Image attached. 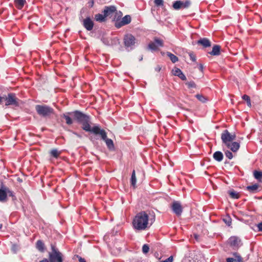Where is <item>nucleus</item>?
Returning a JSON list of instances; mask_svg holds the SVG:
<instances>
[{
	"label": "nucleus",
	"mask_w": 262,
	"mask_h": 262,
	"mask_svg": "<svg viewBox=\"0 0 262 262\" xmlns=\"http://www.w3.org/2000/svg\"><path fill=\"white\" fill-rule=\"evenodd\" d=\"M242 98L246 101L247 105L248 106H251L250 98L249 96H248L247 95H244L243 96Z\"/></svg>",
	"instance_id": "obj_32"
},
{
	"label": "nucleus",
	"mask_w": 262,
	"mask_h": 262,
	"mask_svg": "<svg viewBox=\"0 0 262 262\" xmlns=\"http://www.w3.org/2000/svg\"><path fill=\"white\" fill-rule=\"evenodd\" d=\"M225 155L229 159H231L233 158V154L230 151L227 150L225 152Z\"/></svg>",
	"instance_id": "obj_39"
},
{
	"label": "nucleus",
	"mask_w": 262,
	"mask_h": 262,
	"mask_svg": "<svg viewBox=\"0 0 262 262\" xmlns=\"http://www.w3.org/2000/svg\"><path fill=\"white\" fill-rule=\"evenodd\" d=\"M254 176L256 179L260 180L262 179V172L258 171H254Z\"/></svg>",
	"instance_id": "obj_30"
},
{
	"label": "nucleus",
	"mask_w": 262,
	"mask_h": 262,
	"mask_svg": "<svg viewBox=\"0 0 262 262\" xmlns=\"http://www.w3.org/2000/svg\"><path fill=\"white\" fill-rule=\"evenodd\" d=\"M117 11L116 7L115 6H106L103 11L105 17L112 16L113 14Z\"/></svg>",
	"instance_id": "obj_13"
},
{
	"label": "nucleus",
	"mask_w": 262,
	"mask_h": 262,
	"mask_svg": "<svg viewBox=\"0 0 262 262\" xmlns=\"http://www.w3.org/2000/svg\"><path fill=\"white\" fill-rule=\"evenodd\" d=\"M258 187L259 185L257 184H255L251 186H248L246 187V189L251 193H255L258 191Z\"/></svg>",
	"instance_id": "obj_18"
},
{
	"label": "nucleus",
	"mask_w": 262,
	"mask_h": 262,
	"mask_svg": "<svg viewBox=\"0 0 262 262\" xmlns=\"http://www.w3.org/2000/svg\"><path fill=\"white\" fill-rule=\"evenodd\" d=\"M190 2L189 1L182 2V9H185L189 7Z\"/></svg>",
	"instance_id": "obj_37"
},
{
	"label": "nucleus",
	"mask_w": 262,
	"mask_h": 262,
	"mask_svg": "<svg viewBox=\"0 0 262 262\" xmlns=\"http://www.w3.org/2000/svg\"><path fill=\"white\" fill-rule=\"evenodd\" d=\"M93 3H94V2H93V1H92V3H91V6H93Z\"/></svg>",
	"instance_id": "obj_57"
},
{
	"label": "nucleus",
	"mask_w": 262,
	"mask_h": 262,
	"mask_svg": "<svg viewBox=\"0 0 262 262\" xmlns=\"http://www.w3.org/2000/svg\"><path fill=\"white\" fill-rule=\"evenodd\" d=\"M228 243L231 246L235 248L238 247L242 245L241 239L235 236L230 237L228 239Z\"/></svg>",
	"instance_id": "obj_12"
},
{
	"label": "nucleus",
	"mask_w": 262,
	"mask_h": 262,
	"mask_svg": "<svg viewBox=\"0 0 262 262\" xmlns=\"http://www.w3.org/2000/svg\"><path fill=\"white\" fill-rule=\"evenodd\" d=\"M228 193L230 196L233 199H237L239 198V193L234 190H230Z\"/></svg>",
	"instance_id": "obj_27"
},
{
	"label": "nucleus",
	"mask_w": 262,
	"mask_h": 262,
	"mask_svg": "<svg viewBox=\"0 0 262 262\" xmlns=\"http://www.w3.org/2000/svg\"><path fill=\"white\" fill-rule=\"evenodd\" d=\"M195 238H196V239H197V236H196V235H195Z\"/></svg>",
	"instance_id": "obj_58"
},
{
	"label": "nucleus",
	"mask_w": 262,
	"mask_h": 262,
	"mask_svg": "<svg viewBox=\"0 0 262 262\" xmlns=\"http://www.w3.org/2000/svg\"><path fill=\"white\" fill-rule=\"evenodd\" d=\"M172 211L178 216H180L183 211L181 203L178 201H174L171 205Z\"/></svg>",
	"instance_id": "obj_11"
},
{
	"label": "nucleus",
	"mask_w": 262,
	"mask_h": 262,
	"mask_svg": "<svg viewBox=\"0 0 262 262\" xmlns=\"http://www.w3.org/2000/svg\"><path fill=\"white\" fill-rule=\"evenodd\" d=\"M93 131L94 134L100 136L101 139L105 141L107 148L110 150H113L114 149L113 140L107 138L106 133L104 129H101L99 127L98 128H94Z\"/></svg>",
	"instance_id": "obj_3"
},
{
	"label": "nucleus",
	"mask_w": 262,
	"mask_h": 262,
	"mask_svg": "<svg viewBox=\"0 0 262 262\" xmlns=\"http://www.w3.org/2000/svg\"><path fill=\"white\" fill-rule=\"evenodd\" d=\"M180 79H181L183 80H186V77L185 75L182 72L181 74H180V75L178 76Z\"/></svg>",
	"instance_id": "obj_43"
},
{
	"label": "nucleus",
	"mask_w": 262,
	"mask_h": 262,
	"mask_svg": "<svg viewBox=\"0 0 262 262\" xmlns=\"http://www.w3.org/2000/svg\"><path fill=\"white\" fill-rule=\"evenodd\" d=\"M5 98L4 96H0V103L3 100V99Z\"/></svg>",
	"instance_id": "obj_50"
},
{
	"label": "nucleus",
	"mask_w": 262,
	"mask_h": 262,
	"mask_svg": "<svg viewBox=\"0 0 262 262\" xmlns=\"http://www.w3.org/2000/svg\"><path fill=\"white\" fill-rule=\"evenodd\" d=\"M143 59V57L141 56V57L139 58V61H141Z\"/></svg>",
	"instance_id": "obj_54"
},
{
	"label": "nucleus",
	"mask_w": 262,
	"mask_h": 262,
	"mask_svg": "<svg viewBox=\"0 0 262 262\" xmlns=\"http://www.w3.org/2000/svg\"><path fill=\"white\" fill-rule=\"evenodd\" d=\"M172 261H173V257L172 256H170L166 259H165L163 261H162L161 262H172Z\"/></svg>",
	"instance_id": "obj_42"
},
{
	"label": "nucleus",
	"mask_w": 262,
	"mask_h": 262,
	"mask_svg": "<svg viewBox=\"0 0 262 262\" xmlns=\"http://www.w3.org/2000/svg\"><path fill=\"white\" fill-rule=\"evenodd\" d=\"M79 262H86V260L84 258H83L81 257H79Z\"/></svg>",
	"instance_id": "obj_47"
},
{
	"label": "nucleus",
	"mask_w": 262,
	"mask_h": 262,
	"mask_svg": "<svg viewBox=\"0 0 262 262\" xmlns=\"http://www.w3.org/2000/svg\"><path fill=\"white\" fill-rule=\"evenodd\" d=\"M172 72L174 76H179L182 72L180 69L175 68L172 70Z\"/></svg>",
	"instance_id": "obj_31"
},
{
	"label": "nucleus",
	"mask_w": 262,
	"mask_h": 262,
	"mask_svg": "<svg viewBox=\"0 0 262 262\" xmlns=\"http://www.w3.org/2000/svg\"><path fill=\"white\" fill-rule=\"evenodd\" d=\"M93 3H94V2H93V1H92V3H91V6H93Z\"/></svg>",
	"instance_id": "obj_56"
},
{
	"label": "nucleus",
	"mask_w": 262,
	"mask_h": 262,
	"mask_svg": "<svg viewBox=\"0 0 262 262\" xmlns=\"http://www.w3.org/2000/svg\"><path fill=\"white\" fill-rule=\"evenodd\" d=\"M74 118L78 123L82 125V128L85 132L93 133V129L98 128L99 125H95L91 127V117L90 116L83 114L80 111H75L72 112Z\"/></svg>",
	"instance_id": "obj_1"
},
{
	"label": "nucleus",
	"mask_w": 262,
	"mask_h": 262,
	"mask_svg": "<svg viewBox=\"0 0 262 262\" xmlns=\"http://www.w3.org/2000/svg\"><path fill=\"white\" fill-rule=\"evenodd\" d=\"M26 3V0H14L15 5L18 9H21Z\"/></svg>",
	"instance_id": "obj_19"
},
{
	"label": "nucleus",
	"mask_w": 262,
	"mask_h": 262,
	"mask_svg": "<svg viewBox=\"0 0 262 262\" xmlns=\"http://www.w3.org/2000/svg\"><path fill=\"white\" fill-rule=\"evenodd\" d=\"M226 261L227 262H237L236 261V259L230 257L227 258Z\"/></svg>",
	"instance_id": "obj_44"
},
{
	"label": "nucleus",
	"mask_w": 262,
	"mask_h": 262,
	"mask_svg": "<svg viewBox=\"0 0 262 262\" xmlns=\"http://www.w3.org/2000/svg\"><path fill=\"white\" fill-rule=\"evenodd\" d=\"M12 249L15 253L16 252V246L15 245H13Z\"/></svg>",
	"instance_id": "obj_48"
},
{
	"label": "nucleus",
	"mask_w": 262,
	"mask_h": 262,
	"mask_svg": "<svg viewBox=\"0 0 262 262\" xmlns=\"http://www.w3.org/2000/svg\"><path fill=\"white\" fill-rule=\"evenodd\" d=\"M36 247V248L40 252H43L45 250L44 243L40 240L37 241Z\"/></svg>",
	"instance_id": "obj_23"
},
{
	"label": "nucleus",
	"mask_w": 262,
	"mask_h": 262,
	"mask_svg": "<svg viewBox=\"0 0 262 262\" xmlns=\"http://www.w3.org/2000/svg\"><path fill=\"white\" fill-rule=\"evenodd\" d=\"M5 98L3 99L5 100V105H13L14 106H18L19 105V99L16 97L14 93H10L6 96H4Z\"/></svg>",
	"instance_id": "obj_6"
},
{
	"label": "nucleus",
	"mask_w": 262,
	"mask_h": 262,
	"mask_svg": "<svg viewBox=\"0 0 262 262\" xmlns=\"http://www.w3.org/2000/svg\"><path fill=\"white\" fill-rule=\"evenodd\" d=\"M35 110L37 114L42 117H49L54 114V109L50 106L43 105H36Z\"/></svg>",
	"instance_id": "obj_4"
},
{
	"label": "nucleus",
	"mask_w": 262,
	"mask_h": 262,
	"mask_svg": "<svg viewBox=\"0 0 262 262\" xmlns=\"http://www.w3.org/2000/svg\"><path fill=\"white\" fill-rule=\"evenodd\" d=\"M149 246H148V245L144 244L142 246V252L143 253L146 254L149 251Z\"/></svg>",
	"instance_id": "obj_36"
},
{
	"label": "nucleus",
	"mask_w": 262,
	"mask_h": 262,
	"mask_svg": "<svg viewBox=\"0 0 262 262\" xmlns=\"http://www.w3.org/2000/svg\"><path fill=\"white\" fill-rule=\"evenodd\" d=\"M213 157L216 161L221 162L223 159V154L221 151H215L213 154Z\"/></svg>",
	"instance_id": "obj_20"
},
{
	"label": "nucleus",
	"mask_w": 262,
	"mask_h": 262,
	"mask_svg": "<svg viewBox=\"0 0 262 262\" xmlns=\"http://www.w3.org/2000/svg\"><path fill=\"white\" fill-rule=\"evenodd\" d=\"M186 85L188 86L189 88H196V84L194 83V81H191L189 82H186Z\"/></svg>",
	"instance_id": "obj_34"
},
{
	"label": "nucleus",
	"mask_w": 262,
	"mask_h": 262,
	"mask_svg": "<svg viewBox=\"0 0 262 262\" xmlns=\"http://www.w3.org/2000/svg\"><path fill=\"white\" fill-rule=\"evenodd\" d=\"M163 46V41L162 39L158 38H155L154 42H150L148 47L151 51H156L158 50L159 47Z\"/></svg>",
	"instance_id": "obj_10"
},
{
	"label": "nucleus",
	"mask_w": 262,
	"mask_h": 262,
	"mask_svg": "<svg viewBox=\"0 0 262 262\" xmlns=\"http://www.w3.org/2000/svg\"><path fill=\"white\" fill-rule=\"evenodd\" d=\"M124 42L125 46L128 50H131L135 44V38L131 34H127L124 37Z\"/></svg>",
	"instance_id": "obj_9"
},
{
	"label": "nucleus",
	"mask_w": 262,
	"mask_h": 262,
	"mask_svg": "<svg viewBox=\"0 0 262 262\" xmlns=\"http://www.w3.org/2000/svg\"><path fill=\"white\" fill-rule=\"evenodd\" d=\"M167 55L173 63H175L178 61V58L171 53L167 52Z\"/></svg>",
	"instance_id": "obj_25"
},
{
	"label": "nucleus",
	"mask_w": 262,
	"mask_h": 262,
	"mask_svg": "<svg viewBox=\"0 0 262 262\" xmlns=\"http://www.w3.org/2000/svg\"><path fill=\"white\" fill-rule=\"evenodd\" d=\"M257 227L258 229V231H262V222L257 224Z\"/></svg>",
	"instance_id": "obj_46"
},
{
	"label": "nucleus",
	"mask_w": 262,
	"mask_h": 262,
	"mask_svg": "<svg viewBox=\"0 0 262 262\" xmlns=\"http://www.w3.org/2000/svg\"><path fill=\"white\" fill-rule=\"evenodd\" d=\"M149 216L145 211L137 213L133 221V226L137 230H144L149 227L152 222L149 223Z\"/></svg>",
	"instance_id": "obj_2"
},
{
	"label": "nucleus",
	"mask_w": 262,
	"mask_h": 262,
	"mask_svg": "<svg viewBox=\"0 0 262 262\" xmlns=\"http://www.w3.org/2000/svg\"><path fill=\"white\" fill-rule=\"evenodd\" d=\"M50 154L54 158H57L60 154V152L57 149H53L51 150Z\"/></svg>",
	"instance_id": "obj_29"
},
{
	"label": "nucleus",
	"mask_w": 262,
	"mask_h": 262,
	"mask_svg": "<svg viewBox=\"0 0 262 262\" xmlns=\"http://www.w3.org/2000/svg\"><path fill=\"white\" fill-rule=\"evenodd\" d=\"M154 3L157 6H163V0H155Z\"/></svg>",
	"instance_id": "obj_38"
},
{
	"label": "nucleus",
	"mask_w": 262,
	"mask_h": 262,
	"mask_svg": "<svg viewBox=\"0 0 262 262\" xmlns=\"http://www.w3.org/2000/svg\"><path fill=\"white\" fill-rule=\"evenodd\" d=\"M226 146L233 152H236L240 147L239 143L233 141L229 143V145Z\"/></svg>",
	"instance_id": "obj_15"
},
{
	"label": "nucleus",
	"mask_w": 262,
	"mask_h": 262,
	"mask_svg": "<svg viewBox=\"0 0 262 262\" xmlns=\"http://www.w3.org/2000/svg\"><path fill=\"white\" fill-rule=\"evenodd\" d=\"M39 262H49V260L47 258H44L42 260L40 261Z\"/></svg>",
	"instance_id": "obj_49"
},
{
	"label": "nucleus",
	"mask_w": 262,
	"mask_h": 262,
	"mask_svg": "<svg viewBox=\"0 0 262 262\" xmlns=\"http://www.w3.org/2000/svg\"><path fill=\"white\" fill-rule=\"evenodd\" d=\"M199 68H200V70L202 71L203 70V65L202 64H200V66H199Z\"/></svg>",
	"instance_id": "obj_51"
},
{
	"label": "nucleus",
	"mask_w": 262,
	"mask_h": 262,
	"mask_svg": "<svg viewBox=\"0 0 262 262\" xmlns=\"http://www.w3.org/2000/svg\"><path fill=\"white\" fill-rule=\"evenodd\" d=\"M52 249V252L49 254V262H62V254L54 247Z\"/></svg>",
	"instance_id": "obj_7"
},
{
	"label": "nucleus",
	"mask_w": 262,
	"mask_h": 262,
	"mask_svg": "<svg viewBox=\"0 0 262 262\" xmlns=\"http://www.w3.org/2000/svg\"><path fill=\"white\" fill-rule=\"evenodd\" d=\"M121 21L123 22V24H125V25H127L130 23L131 21V17L129 15H126L122 18Z\"/></svg>",
	"instance_id": "obj_28"
},
{
	"label": "nucleus",
	"mask_w": 262,
	"mask_h": 262,
	"mask_svg": "<svg viewBox=\"0 0 262 262\" xmlns=\"http://www.w3.org/2000/svg\"><path fill=\"white\" fill-rule=\"evenodd\" d=\"M124 25L125 24H123V22L121 21V20H117L115 23V26L117 28H120Z\"/></svg>",
	"instance_id": "obj_35"
},
{
	"label": "nucleus",
	"mask_w": 262,
	"mask_h": 262,
	"mask_svg": "<svg viewBox=\"0 0 262 262\" xmlns=\"http://www.w3.org/2000/svg\"><path fill=\"white\" fill-rule=\"evenodd\" d=\"M69 114H73L72 112L63 114L62 116L66 121V123L68 125H71L73 123V120L69 116Z\"/></svg>",
	"instance_id": "obj_21"
},
{
	"label": "nucleus",
	"mask_w": 262,
	"mask_h": 262,
	"mask_svg": "<svg viewBox=\"0 0 262 262\" xmlns=\"http://www.w3.org/2000/svg\"><path fill=\"white\" fill-rule=\"evenodd\" d=\"M173 8L176 10H179L182 8V1H177L173 3Z\"/></svg>",
	"instance_id": "obj_24"
},
{
	"label": "nucleus",
	"mask_w": 262,
	"mask_h": 262,
	"mask_svg": "<svg viewBox=\"0 0 262 262\" xmlns=\"http://www.w3.org/2000/svg\"><path fill=\"white\" fill-rule=\"evenodd\" d=\"M221 47L219 45H214L212 48V50L209 53L212 55L217 56L220 54Z\"/></svg>",
	"instance_id": "obj_17"
},
{
	"label": "nucleus",
	"mask_w": 262,
	"mask_h": 262,
	"mask_svg": "<svg viewBox=\"0 0 262 262\" xmlns=\"http://www.w3.org/2000/svg\"><path fill=\"white\" fill-rule=\"evenodd\" d=\"M198 43L202 45L205 48H207L211 46L210 41L206 38L200 39L198 41Z\"/></svg>",
	"instance_id": "obj_16"
},
{
	"label": "nucleus",
	"mask_w": 262,
	"mask_h": 262,
	"mask_svg": "<svg viewBox=\"0 0 262 262\" xmlns=\"http://www.w3.org/2000/svg\"><path fill=\"white\" fill-rule=\"evenodd\" d=\"M8 196L15 198L14 192L2 183L0 188V202H6L8 200Z\"/></svg>",
	"instance_id": "obj_5"
},
{
	"label": "nucleus",
	"mask_w": 262,
	"mask_h": 262,
	"mask_svg": "<svg viewBox=\"0 0 262 262\" xmlns=\"http://www.w3.org/2000/svg\"><path fill=\"white\" fill-rule=\"evenodd\" d=\"M95 19L97 21L99 22H104L106 20V17L103 13V14H97L95 15Z\"/></svg>",
	"instance_id": "obj_22"
},
{
	"label": "nucleus",
	"mask_w": 262,
	"mask_h": 262,
	"mask_svg": "<svg viewBox=\"0 0 262 262\" xmlns=\"http://www.w3.org/2000/svg\"><path fill=\"white\" fill-rule=\"evenodd\" d=\"M130 182L132 185L135 187L136 184V173H135V170H134L132 172V176H131V179H130Z\"/></svg>",
	"instance_id": "obj_26"
},
{
	"label": "nucleus",
	"mask_w": 262,
	"mask_h": 262,
	"mask_svg": "<svg viewBox=\"0 0 262 262\" xmlns=\"http://www.w3.org/2000/svg\"><path fill=\"white\" fill-rule=\"evenodd\" d=\"M160 70H161V68H160V67H157V68H156V70L157 71H158V72H159V71H160Z\"/></svg>",
	"instance_id": "obj_52"
},
{
	"label": "nucleus",
	"mask_w": 262,
	"mask_h": 262,
	"mask_svg": "<svg viewBox=\"0 0 262 262\" xmlns=\"http://www.w3.org/2000/svg\"><path fill=\"white\" fill-rule=\"evenodd\" d=\"M235 135L230 134L228 130H225L221 134V139L223 143L225 145H229V143L235 139Z\"/></svg>",
	"instance_id": "obj_8"
},
{
	"label": "nucleus",
	"mask_w": 262,
	"mask_h": 262,
	"mask_svg": "<svg viewBox=\"0 0 262 262\" xmlns=\"http://www.w3.org/2000/svg\"><path fill=\"white\" fill-rule=\"evenodd\" d=\"M233 255L236 258V260H237V262H241L242 261V257L241 256L237 253H233Z\"/></svg>",
	"instance_id": "obj_40"
},
{
	"label": "nucleus",
	"mask_w": 262,
	"mask_h": 262,
	"mask_svg": "<svg viewBox=\"0 0 262 262\" xmlns=\"http://www.w3.org/2000/svg\"><path fill=\"white\" fill-rule=\"evenodd\" d=\"M75 135H76L77 137H80V136L76 133H74Z\"/></svg>",
	"instance_id": "obj_53"
},
{
	"label": "nucleus",
	"mask_w": 262,
	"mask_h": 262,
	"mask_svg": "<svg viewBox=\"0 0 262 262\" xmlns=\"http://www.w3.org/2000/svg\"><path fill=\"white\" fill-rule=\"evenodd\" d=\"M224 221L228 226H230L231 224V220L230 218L225 219Z\"/></svg>",
	"instance_id": "obj_41"
},
{
	"label": "nucleus",
	"mask_w": 262,
	"mask_h": 262,
	"mask_svg": "<svg viewBox=\"0 0 262 262\" xmlns=\"http://www.w3.org/2000/svg\"><path fill=\"white\" fill-rule=\"evenodd\" d=\"M195 97L197 98V99L199 100H200L202 102L204 103L206 101V99L202 95L197 94V95H196Z\"/></svg>",
	"instance_id": "obj_33"
},
{
	"label": "nucleus",
	"mask_w": 262,
	"mask_h": 262,
	"mask_svg": "<svg viewBox=\"0 0 262 262\" xmlns=\"http://www.w3.org/2000/svg\"><path fill=\"white\" fill-rule=\"evenodd\" d=\"M83 27L88 30L91 31L94 27V23L90 17H87L82 21Z\"/></svg>",
	"instance_id": "obj_14"
},
{
	"label": "nucleus",
	"mask_w": 262,
	"mask_h": 262,
	"mask_svg": "<svg viewBox=\"0 0 262 262\" xmlns=\"http://www.w3.org/2000/svg\"><path fill=\"white\" fill-rule=\"evenodd\" d=\"M2 226H3L2 224H0V229L2 228Z\"/></svg>",
	"instance_id": "obj_55"
},
{
	"label": "nucleus",
	"mask_w": 262,
	"mask_h": 262,
	"mask_svg": "<svg viewBox=\"0 0 262 262\" xmlns=\"http://www.w3.org/2000/svg\"><path fill=\"white\" fill-rule=\"evenodd\" d=\"M189 56H190V58L191 60L192 61H195V60H196V58H195V56H194V55H193L192 54H190L189 55Z\"/></svg>",
	"instance_id": "obj_45"
}]
</instances>
